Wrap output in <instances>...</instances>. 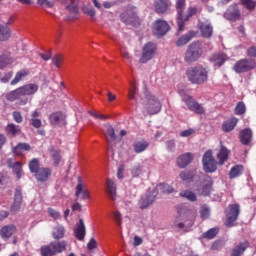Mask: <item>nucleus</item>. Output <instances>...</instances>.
Masks as SVG:
<instances>
[{"label":"nucleus","instance_id":"obj_1","mask_svg":"<svg viewBox=\"0 0 256 256\" xmlns=\"http://www.w3.org/2000/svg\"><path fill=\"white\" fill-rule=\"evenodd\" d=\"M37 91H39V85L37 83L24 84L23 86L7 93L6 99L7 101L18 100V105H27V103H29V98L27 97H33Z\"/></svg>","mask_w":256,"mask_h":256},{"label":"nucleus","instance_id":"obj_2","mask_svg":"<svg viewBox=\"0 0 256 256\" xmlns=\"http://www.w3.org/2000/svg\"><path fill=\"white\" fill-rule=\"evenodd\" d=\"M141 105L142 113L145 116L157 115V113L161 112V101H159V99L149 91L144 92V95L141 98Z\"/></svg>","mask_w":256,"mask_h":256},{"label":"nucleus","instance_id":"obj_3","mask_svg":"<svg viewBox=\"0 0 256 256\" xmlns=\"http://www.w3.org/2000/svg\"><path fill=\"white\" fill-rule=\"evenodd\" d=\"M186 75L190 83L203 85L209 78V72L203 66H193L187 69Z\"/></svg>","mask_w":256,"mask_h":256},{"label":"nucleus","instance_id":"obj_4","mask_svg":"<svg viewBox=\"0 0 256 256\" xmlns=\"http://www.w3.org/2000/svg\"><path fill=\"white\" fill-rule=\"evenodd\" d=\"M201 55H203V46L200 42H193L187 47L184 54V61L191 65V63H195V61H199Z\"/></svg>","mask_w":256,"mask_h":256},{"label":"nucleus","instance_id":"obj_5","mask_svg":"<svg viewBox=\"0 0 256 256\" xmlns=\"http://www.w3.org/2000/svg\"><path fill=\"white\" fill-rule=\"evenodd\" d=\"M179 219H182L184 222H180L177 224L178 229H184L187 231V227H193V223H195V213L181 209L178 210Z\"/></svg>","mask_w":256,"mask_h":256},{"label":"nucleus","instance_id":"obj_6","mask_svg":"<svg viewBox=\"0 0 256 256\" xmlns=\"http://www.w3.org/2000/svg\"><path fill=\"white\" fill-rule=\"evenodd\" d=\"M217 160L213 157V151L208 150L202 158L203 169L206 173H215L217 171Z\"/></svg>","mask_w":256,"mask_h":256},{"label":"nucleus","instance_id":"obj_7","mask_svg":"<svg viewBox=\"0 0 256 256\" xmlns=\"http://www.w3.org/2000/svg\"><path fill=\"white\" fill-rule=\"evenodd\" d=\"M157 55V44L148 42L142 47L140 63H149Z\"/></svg>","mask_w":256,"mask_h":256},{"label":"nucleus","instance_id":"obj_8","mask_svg":"<svg viewBox=\"0 0 256 256\" xmlns=\"http://www.w3.org/2000/svg\"><path fill=\"white\" fill-rule=\"evenodd\" d=\"M239 217V204H232L228 206L226 210V222L225 225L227 227H233V223L237 221Z\"/></svg>","mask_w":256,"mask_h":256},{"label":"nucleus","instance_id":"obj_9","mask_svg":"<svg viewBox=\"0 0 256 256\" xmlns=\"http://www.w3.org/2000/svg\"><path fill=\"white\" fill-rule=\"evenodd\" d=\"M182 100L187 105L189 111H193L194 113H197V115H203V113H205V108H203L201 104L197 103L193 97L189 95H183Z\"/></svg>","mask_w":256,"mask_h":256},{"label":"nucleus","instance_id":"obj_10","mask_svg":"<svg viewBox=\"0 0 256 256\" xmlns=\"http://www.w3.org/2000/svg\"><path fill=\"white\" fill-rule=\"evenodd\" d=\"M120 17L121 21L126 25H133V27H137L140 23L139 17H137V13H135V11L127 10L122 13Z\"/></svg>","mask_w":256,"mask_h":256},{"label":"nucleus","instance_id":"obj_11","mask_svg":"<svg viewBox=\"0 0 256 256\" xmlns=\"http://www.w3.org/2000/svg\"><path fill=\"white\" fill-rule=\"evenodd\" d=\"M152 31L156 37H163L169 31V24L163 20H156L153 24Z\"/></svg>","mask_w":256,"mask_h":256},{"label":"nucleus","instance_id":"obj_12","mask_svg":"<svg viewBox=\"0 0 256 256\" xmlns=\"http://www.w3.org/2000/svg\"><path fill=\"white\" fill-rule=\"evenodd\" d=\"M255 68V61L253 60H240L234 66V71L236 73H245L250 71V69Z\"/></svg>","mask_w":256,"mask_h":256},{"label":"nucleus","instance_id":"obj_13","mask_svg":"<svg viewBox=\"0 0 256 256\" xmlns=\"http://www.w3.org/2000/svg\"><path fill=\"white\" fill-rule=\"evenodd\" d=\"M76 197L83 200L89 199L91 197L89 195V190H87V186L81 177H78V183L76 185Z\"/></svg>","mask_w":256,"mask_h":256},{"label":"nucleus","instance_id":"obj_14","mask_svg":"<svg viewBox=\"0 0 256 256\" xmlns=\"http://www.w3.org/2000/svg\"><path fill=\"white\" fill-rule=\"evenodd\" d=\"M198 29L200 30L202 37H206V39H209V37L213 35V26L208 20L199 21Z\"/></svg>","mask_w":256,"mask_h":256},{"label":"nucleus","instance_id":"obj_15","mask_svg":"<svg viewBox=\"0 0 256 256\" xmlns=\"http://www.w3.org/2000/svg\"><path fill=\"white\" fill-rule=\"evenodd\" d=\"M155 197H157L156 192H153L152 194L147 193L144 196H142V198L139 200L140 209H147V207L153 205Z\"/></svg>","mask_w":256,"mask_h":256},{"label":"nucleus","instance_id":"obj_16","mask_svg":"<svg viewBox=\"0 0 256 256\" xmlns=\"http://www.w3.org/2000/svg\"><path fill=\"white\" fill-rule=\"evenodd\" d=\"M52 170L51 168L41 167V169L34 174V177L37 181L41 183H45V181H49V177H51Z\"/></svg>","mask_w":256,"mask_h":256},{"label":"nucleus","instance_id":"obj_17","mask_svg":"<svg viewBox=\"0 0 256 256\" xmlns=\"http://www.w3.org/2000/svg\"><path fill=\"white\" fill-rule=\"evenodd\" d=\"M176 9L178 11V31H183V9H185V0H177Z\"/></svg>","mask_w":256,"mask_h":256},{"label":"nucleus","instance_id":"obj_18","mask_svg":"<svg viewBox=\"0 0 256 256\" xmlns=\"http://www.w3.org/2000/svg\"><path fill=\"white\" fill-rule=\"evenodd\" d=\"M193 161V153H184L177 158V165L180 169H185Z\"/></svg>","mask_w":256,"mask_h":256},{"label":"nucleus","instance_id":"obj_19","mask_svg":"<svg viewBox=\"0 0 256 256\" xmlns=\"http://www.w3.org/2000/svg\"><path fill=\"white\" fill-rule=\"evenodd\" d=\"M74 235L78 241H83V239H85L86 230L85 222H83V219H80L79 223L76 224V227L74 228Z\"/></svg>","mask_w":256,"mask_h":256},{"label":"nucleus","instance_id":"obj_20","mask_svg":"<svg viewBox=\"0 0 256 256\" xmlns=\"http://www.w3.org/2000/svg\"><path fill=\"white\" fill-rule=\"evenodd\" d=\"M224 17L225 19H228V21H237V19H240L241 13L239 12L237 5H234L230 9H228L224 13Z\"/></svg>","mask_w":256,"mask_h":256},{"label":"nucleus","instance_id":"obj_21","mask_svg":"<svg viewBox=\"0 0 256 256\" xmlns=\"http://www.w3.org/2000/svg\"><path fill=\"white\" fill-rule=\"evenodd\" d=\"M50 123L52 125L63 126L65 125V115L63 112H54L49 117Z\"/></svg>","mask_w":256,"mask_h":256},{"label":"nucleus","instance_id":"obj_22","mask_svg":"<svg viewBox=\"0 0 256 256\" xmlns=\"http://www.w3.org/2000/svg\"><path fill=\"white\" fill-rule=\"evenodd\" d=\"M213 191V180L210 177L206 179V183H204L200 188H198V194L207 197Z\"/></svg>","mask_w":256,"mask_h":256},{"label":"nucleus","instance_id":"obj_23","mask_svg":"<svg viewBox=\"0 0 256 256\" xmlns=\"http://www.w3.org/2000/svg\"><path fill=\"white\" fill-rule=\"evenodd\" d=\"M106 193L112 199V201H115V199H117V186L115 185V182H113V180L111 179H108L106 181Z\"/></svg>","mask_w":256,"mask_h":256},{"label":"nucleus","instance_id":"obj_24","mask_svg":"<svg viewBox=\"0 0 256 256\" xmlns=\"http://www.w3.org/2000/svg\"><path fill=\"white\" fill-rule=\"evenodd\" d=\"M230 151L225 147L221 146L217 153L218 165H224L227 159H229Z\"/></svg>","mask_w":256,"mask_h":256},{"label":"nucleus","instance_id":"obj_25","mask_svg":"<svg viewBox=\"0 0 256 256\" xmlns=\"http://www.w3.org/2000/svg\"><path fill=\"white\" fill-rule=\"evenodd\" d=\"M29 75V69H22L18 71L14 77V79L11 81L10 85H17V83H21L26 77Z\"/></svg>","mask_w":256,"mask_h":256},{"label":"nucleus","instance_id":"obj_26","mask_svg":"<svg viewBox=\"0 0 256 256\" xmlns=\"http://www.w3.org/2000/svg\"><path fill=\"white\" fill-rule=\"evenodd\" d=\"M169 7H171V2L166 0H158L155 3V10L157 13H165Z\"/></svg>","mask_w":256,"mask_h":256},{"label":"nucleus","instance_id":"obj_27","mask_svg":"<svg viewBox=\"0 0 256 256\" xmlns=\"http://www.w3.org/2000/svg\"><path fill=\"white\" fill-rule=\"evenodd\" d=\"M15 231H17V228H15L13 225L4 226L0 230V235L2 239H9V237H11Z\"/></svg>","mask_w":256,"mask_h":256},{"label":"nucleus","instance_id":"obj_28","mask_svg":"<svg viewBox=\"0 0 256 256\" xmlns=\"http://www.w3.org/2000/svg\"><path fill=\"white\" fill-rule=\"evenodd\" d=\"M193 37H195V32L194 31H190L186 35L181 36L176 41L177 47H183L184 45H187L188 42L191 41V39H193Z\"/></svg>","mask_w":256,"mask_h":256},{"label":"nucleus","instance_id":"obj_29","mask_svg":"<svg viewBox=\"0 0 256 256\" xmlns=\"http://www.w3.org/2000/svg\"><path fill=\"white\" fill-rule=\"evenodd\" d=\"M252 137L253 132H251V129H244L240 132V141L243 143V145H249Z\"/></svg>","mask_w":256,"mask_h":256},{"label":"nucleus","instance_id":"obj_30","mask_svg":"<svg viewBox=\"0 0 256 256\" xmlns=\"http://www.w3.org/2000/svg\"><path fill=\"white\" fill-rule=\"evenodd\" d=\"M210 61H212L214 65L221 67V65L227 61V56L223 53H217L211 56Z\"/></svg>","mask_w":256,"mask_h":256},{"label":"nucleus","instance_id":"obj_31","mask_svg":"<svg viewBox=\"0 0 256 256\" xmlns=\"http://www.w3.org/2000/svg\"><path fill=\"white\" fill-rule=\"evenodd\" d=\"M21 201H23V196H21V190L17 189L14 195V203L11 206V211L21 209Z\"/></svg>","mask_w":256,"mask_h":256},{"label":"nucleus","instance_id":"obj_32","mask_svg":"<svg viewBox=\"0 0 256 256\" xmlns=\"http://www.w3.org/2000/svg\"><path fill=\"white\" fill-rule=\"evenodd\" d=\"M52 237L56 240L63 239V237H65V227L62 225L54 227L52 230Z\"/></svg>","mask_w":256,"mask_h":256},{"label":"nucleus","instance_id":"obj_33","mask_svg":"<svg viewBox=\"0 0 256 256\" xmlns=\"http://www.w3.org/2000/svg\"><path fill=\"white\" fill-rule=\"evenodd\" d=\"M50 244L52 245V248L54 249V253H56V255L58 253H63V251L67 249V241H55L51 242Z\"/></svg>","mask_w":256,"mask_h":256},{"label":"nucleus","instance_id":"obj_34","mask_svg":"<svg viewBox=\"0 0 256 256\" xmlns=\"http://www.w3.org/2000/svg\"><path fill=\"white\" fill-rule=\"evenodd\" d=\"M237 118L232 117L230 120H227L226 122L223 123L222 129L226 133H229V131H233L235 129V126L237 125Z\"/></svg>","mask_w":256,"mask_h":256},{"label":"nucleus","instance_id":"obj_35","mask_svg":"<svg viewBox=\"0 0 256 256\" xmlns=\"http://www.w3.org/2000/svg\"><path fill=\"white\" fill-rule=\"evenodd\" d=\"M24 151H31V146L27 143H19L13 148L14 155H23Z\"/></svg>","mask_w":256,"mask_h":256},{"label":"nucleus","instance_id":"obj_36","mask_svg":"<svg viewBox=\"0 0 256 256\" xmlns=\"http://www.w3.org/2000/svg\"><path fill=\"white\" fill-rule=\"evenodd\" d=\"M11 37V28L0 24V41H7Z\"/></svg>","mask_w":256,"mask_h":256},{"label":"nucleus","instance_id":"obj_37","mask_svg":"<svg viewBox=\"0 0 256 256\" xmlns=\"http://www.w3.org/2000/svg\"><path fill=\"white\" fill-rule=\"evenodd\" d=\"M6 133L7 135L15 137V135H19V133H21V128L13 123H10L6 126Z\"/></svg>","mask_w":256,"mask_h":256},{"label":"nucleus","instance_id":"obj_38","mask_svg":"<svg viewBox=\"0 0 256 256\" xmlns=\"http://www.w3.org/2000/svg\"><path fill=\"white\" fill-rule=\"evenodd\" d=\"M41 255L42 256H54L57 255L55 253V250L52 246V244L50 243L49 245H45L41 247Z\"/></svg>","mask_w":256,"mask_h":256},{"label":"nucleus","instance_id":"obj_39","mask_svg":"<svg viewBox=\"0 0 256 256\" xmlns=\"http://www.w3.org/2000/svg\"><path fill=\"white\" fill-rule=\"evenodd\" d=\"M247 247V242L239 244L233 249L231 256H240L242 253H245V249H247Z\"/></svg>","mask_w":256,"mask_h":256},{"label":"nucleus","instance_id":"obj_40","mask_svg":"<svg viewBox=\"0 0 256 256\" xmlns=\"http://www.w3.org/2000/svg\"><path fill=\"white\" fill-rule=\"evenodd\" d=\"M243 173V166L242 165H236L231 168L229 172L230 179H235V177H239Z\"/></svg>","mask_w":256,"mask_h":256},{"label":"nucleus","instance_id":"obj_41","mask_svg":"<svg viewBox=\"0 0 256 256\" xmlns=\"http://www.w3.org/2000/svg\"><path fill=\"white\" fill-rule=\"evenodd\" d=\"M149 147V143L145 141H138L134 143V151L135 153H143L145 149Z\"/></svg>","mask_w":256,"mask_h":256},{"label":"nucleus","instance_id":"obj_42","mask_svg":"<svg viewBox=\"0 0 256 256\" xmlns=\"http://www.w3.org/2000/svg\"><path fill=\"white\" fill-rule=\"evenodd\" d=\"M106 129H107L106 139H107L108 145H111V143H113V141L117 139V137L115 136V129H113V126H107Z\"/></svg>","mask_w":256,"mask_h":256},{"label":"nucleus","instance_id":"obj_43","mask_svg":"<svg viewBox=\"0 0 256 256\" xmlns=\"http://www.w3.org/2000/svg\"><path fill=\"white\" fill-rule=\"evenodd\" d=\"M30 172L34 175L41 169L39 165V160L37 158H33L29 163Z\"/></svg>","mask_w":256,"mask_h":256},{"label":"nucleus","instance_id":"obj_44","mask_svg":"<svg viewBox=\"0 0 256 256\" xmlns=\"http://www.w3.org/2000/svg\"><path fill=\"white\" fill-rule=\"evenodd\" d=\"M180 197H184L188 199V201H197V195L193 193V191L183 190L180 192Z\"/></svg>","mask_w":256,"mask_h":256},{"label":"nucleus","instance_id":"obj_45","mask_svg":"<svg viewBox=\"0 0 256 256\" xmlns=\"http://www.w3.org/2000/svg\"><path fill=\"white\" fill-rule=\"evenodd\" d=\"M50 155L54 161V165H59L61 163V152L57 149H51Z\"/></svg>","mask_w":256,"mask_h":256},{"label":"nucleus","instance_id":"obj_46","mask_svg":"<svg viewBox=\"0 0 256 256\" xmlns=\"http://www.w3.org/2000/svg\"><path fill=\"white\" fill-rule=\"evenodd\" d=\"M157 191H161V193H173L174 189L169 184H159L156 187Z\"/></svg>","mask_w":256,"mask_h":256},{"label":"nucleus","instance_id":"obj_47","mask_svg":"<svg viewBox=\"0 0 256 256\" xmlns=\"http://www.w3.org/2000/svg\"><path fill=\"white\" fill-rule=\"evenodd\" d=\"M52 65H55L57 69H61V67H63V57L61 56V54H56L52 58Z\"/></svg>","mask_w":256,"mask_h":256},{"label":"nucleus","instance_id":"obj_48","mask_svg":"<svg viewBox=\"0 0 256 256\" xmlns=\"http://www.w3.org/2000/svg\"><path fill=\"white\" fill-rule=\"evenodd\" d=\"M219 233L217 228H211L206 233L203 234L204 239H214V237Z\"/></svg>","mask_w":256,"mask_h":256},{"label":"nucleus","instance_id":"obj_49","mask_svg":"<svg viewBox=\"0 0 256 256\" xmlns=\"http://www.w3.org/2000/svg\"><path fill=\"white\" fill-rule=\"evenodd\" d=\"M12 169L18 179H21V173L23 171L20 162H16L12 165Z\"/></svg>","mask_w":256,"mask_h":256},{"label":"nucleus","instance_id":"obj_50","mask_svg":"<svg viewBox=\"0 0 256 256\" xmlns=\"http://www.w3.org/2000/svg\"><path fill=\"white\" fill-rule=\"evenodd\" d=\"M193 177L194 174L191 171H183L180 173V179H182V181H191Z\"/></svg>","mask_w":256,"mask_h":256},{"label":"nucleus","instance_id":"obj_51","mask_svg":"<svg viewBox=\"0 0 256 256\" xmlns=\"http://www.w3.org/2000/svg\"><path fill=\"white\" fill-rule=\"evenodd\" d=\"M241 3L246 9H249V11H253L256 7V2L253 0H241Z\"/></svg>","mask_w":256,"mask_h":256},{"label":"nucleus","instance_id":"obj_52","mask_svg":"<svg viewBox=\"0 0 256 256\" xmlns=\"http://www.w3.org/2000/svg\"><path fill=\"white\" fill-rule=\"evenodd\" d=\"M245 111H246L245 103L238 102L236 107H235V114L236 115H243V113H245Z\"/></svg>","mask_w":256,"mask_h":256},{"label":"nucleus","instance_id":"obj_53","mask_svg":"<svg viewBox=\"0 0 256 256\" xmlns=\"http://www.w3.org/2000/svg\"><path fill=\"white\" fill-rule=\"evenodd\" d=\"M200 215L203 219H209V215H211V210L207 206H201Z\"/></svg>","mask_w":256,"mask_h":256},{"label":"nucleus","instance_id":"obj_54","mask_svg":"<svg viewBox=\"0 0 256 256\" xmlns=\"http://www.w3.org/2000/svg\"><path fill=\"white\" fill-rule=\"evenodd\" d=\"M37 4L40 7H43V9H51V7H53V2L49 1V0H37Z\"/></svg>","mask_w":256,"mask_h":256},{"label":"nucleus","instance_id":"obj_55","mask_svg":"<svg viewBox=\"0 0 256 256\" xmlns=\"http://www.w3.org/2000/svg\"><path fill=\"white\" fill-rule=\"evenodd\" d=\"M195 13H197V8L190 7V8L188 9V15H187V16H183V15H182L183 26L185 25V21H188V20H189V17H193V15H195Z\"/></svg>","mask_w":256,"mask_h":256},{"label":"nucleus","instance_id":"obj_56","mask_svg":"<svg viewBox=\"0 0 256 256\" xmlns=\"http://www.w3.org/2000/svg\"><path fill=\"white\" fill-rule=\"evenodd\" d=\"M135 95H137V86H135L134 83H131V86L128 89V97L129 99H135Z\"/></svg>","mask_w":256,"mask_h":256},{"label":"nucleus","instance_id":"obj_57","mask_svg":"<svg viewBox=\"0 0 256 256\" xmlns=\"http://www.w3.org/2000/svg\"><path fill=\"white\" fill-rule=\"evenodd\" d=\"M10 63H13V61L5 56L0 57V69H3L5 66L10 65Z\"/></svg>","mask_w":256,"mask_h":256},{"label":"nucleus","instance_id":"obj_58","mask_svg":"<svg viewBox=\"0 0 256 256\" xmlns=\"http://www.w3.org/2000/svg\"><path fill=\"white\" fill-rule=\"evenodd\" d=\"M48 214L50 215V217H52V219H61V214L57 212V210H54L53 208L48 209Z\"/></svg>","mask_w":256,"mask_h":256},{"label":"nucleus","instance_id":"obj_59","mask_svg":"<svg viewBox=\"0 0 256 256\" xmlns=\"http://www.w3.org/2000/svg\"><path fill=\"white\" fill-rule=\"evenodd\" d=\"M191 135H195V129L189 128L180 132V137H191Z\"/></svg>","mask_w":256,"mask_h":256},{"label":"nucleus","instance_id":"obj_60","mask_svg":"<svg viewBox=\"0 0 256 256\" xmlns=\"http://www.w3.org/2000/svg\"><path fill=\"white\" fill-rule=\"evenodd\" d=\"M83 11H84V13H86V15L91 17V19H95V15H96L95 9L89 8V7H84Z\"/></svg>","mask_w":256,"mask_h":256},{"label":"nucleus","instance_id":"obj_61","mask_svg":"<svg viewBox=\"0 0 256 256\" xmlns=\"http://www.w3.org/2000/svg\"><path fill=\"white\" fill-rule=\"evenodd\" d=\"M13 119L16 123H23V116L21 115V112H13Z\"/></svg>","mask_w":256,"mask_h":256},{"label":"nucleus","instance_id":"obj_62","mask_svg":"<svg viewBox=\"0 0 256 256\" xmlns=\"http://www.w3.org/2000/svg\"><path fill=\"white\" fill-rule=\"evenodd\" d=\"M87 248L89 251H93V249H97V241L94 238L90 239V241L87 244Z\"/></svg>","mask_w":256,"mask_h":256},{"label":"nucleus","instance_id":"obj_63","mask_svg":"<svg viewBox=\"0 0 256 256\" xmlns=\"http://www.w3.org/2000/svg\"><path fill=\"white\" fill-rule=\"evenodd\" d=\"M31 125H32V127H35V129H39L42 125V122H41L40 119L32 118L31 119Z\"/></svg>","mask_w":256,"mask_h":256},{"label":"nucleus","instance_id":"obj_64","mask_svg":"<svg viewBox=\"0 0 256 256\" xmlns=\"http://www.w3.org/2000/svg\"><path fill=\"white\" fill-rule=\"evenodd\" d=\"M141 171H142L141 166H136V167H134V168L132 169V175H133L134 177H139L140 174H141Z\"/></svg>","mask_w":256,"mask_h":256}]
</instances>
